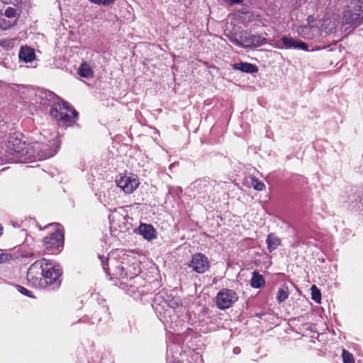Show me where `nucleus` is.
I'll use <instances>...</instances> for the list:
<instances>
[{
  "label": "nucleus",
  "mask_w": 363,
  "mask_h": 363,
  "mask_svg": "<svg viewBox=\"0 0 363 363\" xmlns=\"http://www.w3.org/2000/svg\"><path fill=\"white\" fill-rule=\"evenodd\" d=\"M9 152L15 157V160L23 162L26 160L34 157L35 159L43 160L50 157L53 154L50 151L47 145L36 143L32 148L33 154H29L28 148L25 143L13 136H11L8 145Z\"/></svg>",
  "instance_id": "1"
},
{
  "label": "nucleus",
  "mask_w": 363,
  "mask_h": 363,
  "mask_svg": "<svg viewBox=\"0 0 363 363\" xmlns=\"http://www.w3.org/2000/svg\"><path fill=\"white\" fill-rule=\"evenodd\" d=\"M299 34L306 39H313L320 35V30L315 26H303L301 28Z\"/></svg>",
  "instance_id": "14"
},
{
  "label": "nucleus",
  "mask_w": 363,
  "mask_h": 363,
  "mask_svg": "<svg viewBox=\"0 0 363 363\" xmlns=\"http://www.w3.org/2000/svg\"><path fill=\"white\" fill-rule=\"evenodd\" d=\"M238 300L237 293L229 289H221L216 296V305L220 309H227Z\"/></svg>",
  "instance_id": "6"
},
{
  "label": "nucleus",
  "mask_w": 363,
  "mask_h": 363,
  "mask_svg": "<svg viewBox=\"0 0 363 363\" xmlns=\"http://www.w3.org/2000/svg\"><path fill=\"white\" fill-rule=\"evenodd\" d=\"M342 357L344 363H354L352 354L347 350H342Z\"/></svg>",
  "instance_id": "25"
},
{
  "label": "nucleus",
  "mask_w": 363,
  "mask_h": 363,
  "mask_svg": "<svg viewBox=\"0 0 363 363\" xmlns=\"http://www.w3.org/2000/svg\"><path fill=\"white\" fill-rule=\"evenodd\" d=\"M99 258L101 259V264L103 266V268L105 271L107 270L106 268V265H107L108 259L104 258V257H99Z\"/></svg>",
  "instance_id": "32"
},
{
  "label": "nucleus",
  "mask_w": 363,
  "mask_h": 363,
  "mask_svg": "<svg viewBox=\"0 0 363 363\" xmlns=\"http://www.w3.org/2000/svg\"><path fill=\"white\" fill-rule=\"evenodd\" d=\"M140 233L147 240H151L156 238L155 230L148 224H140L139 226Z\"/></svg>",
  "instance_id": "16"
},
{
  "label": "nucleus",
  "mask_w": 363,
  "mask_h": 363,
  "mask_svg": "<svg viewBox=\"0 0 363 363\" xmlns=\"http://www.w3.org/2000/svg\"><path fill=\"white\" fill-rule=\"evenodd\" d=\"M289 296L288 288L285 286L280 287L277 291V299L279 303L284 301Z\"/></svg>",
  "instance_id": "21"
},
{
  "label": "nucleus",
  "mask_w": 363,
  "mask_h": 363,
  "mask_svg": "<svg viewBox=\"0 0 363 363\" xmlns=\"http://www.w3.org/2000/svg\"><path fill=\"white\" fill-rule=\"evenodd\" d=\"M3 233V227L1 226V225H0V235H1Z\"/></svg>",
  "instance_id": "34"
},
{
  "label": "nucleus",
  "mask_w": 363,
  "mask_h": 363,
  "mask_svg": "<svg viewBox=\"0 0 363 363\" xmlns=\"http://www.w3.org/2000/svg\"><path fill=\"white\" fill-rule=\"evenodd\" d=\"M250 48L259 47L267 43V39L261 35H250Z\"/></svg>",
  "instance_id": "20"
},
{
  "label": "nucleus",
  "mask_w": 363,
  "mask_h": 363,
  "mask_svg": "<svg viewBox=\"0 0 363 363\" xmlns=\"http://www.w3.org/2000/svg\"><path fill=\"white\" fill-rule=\"evenodd\" d=\"M13 259V256L4 250H0V264H4Z\"/></svg>",
  "instance_id": "24"
},
{
  "label": "nucleus",
  "mask_w": 363,
  "mask_h": 363,
  "mask_svg": "<svg viewBox=\"0 0 363 363\" xmlns=\"http://www.w3.org/2000/svg\"><path fill=\"white\" fill-rule=\"evenodd\" d=\"M91 3L97 4V5H103V6H108L113 3L116 0H89Z\"/></svg>",
  "instance_id": "27"
},
{
  "label": "nucleus",
  "mask_w": 363,
  "mask_h": 363,
  "mask_svg": "<svg viewBox=\"0 0 363 363\" xmlns=\"http://www.w3.org/2000/svg\"><path fill=\"white\" fill-rule=\"evenodd\" d=\"M251 185L257 191H262L265 189L264 184L255 177H251Z\"/></svg>",
  "instance_id": "23"
},
{
  "label": "nucleus",
  "mask_w": 363,
  "mask_h": 363,
  "mask_svg": "<svg viewBox=\"0 0 363 363\" xmlns=\"http://www.w3.org/2000/svg\"><path fill=\"white\" fill-rule=\"evenodd\" d=\"M11 40L6 39L0 40V45L4 48L11 47Z\"/></svg>",
  "instance_id": "29"
},
{
  "label": "nucleus",
  "mask_w": 363,
  "mask_h": 363,
  "mask_svg": "<svg viewBox=\"0 0 363 363\" xmlns=\"http://www.w3.org/2000/svg\"><path fill=\"white\" fill-rule=\"evenodd\" d=\"M239 47L244 48H250V35L247 33V36H245L242 41Z\"/></svg>",
  "instance_id": "28"
},
{
  "label": "nucleus",
  "mask_w": 363,
  "mask_h": 363,
  "mask_svg": "<svg viewBox=\"0 0 363 363\" xmlns=\"http://www.w3.org/2000/svg\"><path fill=\"white\" fill-rule=\"evenodd\" d=\"M200 189H203L204 191H207L210 186L209 182L206 179H199L196 182Z\"/></svg>",
  "instance_id": "26"
},
{
  "label": "nucleus",
  "mask_w": 363,
  "mask_h": 363,
  "mask_svg": "<svg viewBox=\"0 0 363 363\" xmlns=\"http://www.w3.org/2000/svg\"><path fill=\"white\" fill-rule=\"evenodd\" d=\"M43 288L52 286L53 289L57 288L61 284L60 277L62 271L58 266H54L50 262L45 259V264L43 266Z\"/></svg>",
  "instance_id": "5"
},
{
  "label": "nucleus",
  "mask_w": 363,
  "mask_h": 363,
  "mask_svg": "<svg viewBox=\"0 0 363 363\" xmlns=\"http://www.w3.org/2000/svg\"><path fill=\"white\" fill-rule=\"evenodd\" d=\"M281 41L286 48L301 49L305 51L308 50L307 44L301 40H295L292 38L283 37Z\"/></svg>",
  "instance_id": "13"
},
{
  "label": "nucleus",
  "mask_w": 363,
  "mask_h": 363,
  "mask_svg": "<svg viewBox=\"0 0 363 363\" xmlns=\"http://www.w3.org/2000/svg\"><path fill=\"white\" fill-rule=\"evenodd\" d=\"M18 57L21 61L26 63L32 62L35 60V52L34 49L27 45L22 46L18 52Z\"/></svg>",
  "instance_id": "12"
},
{
  "label": "nucleus",
  "mask_w": 363,
  "mask_h": 363,
  "mask_svg": "<svg viewBox=\"0 0 363 363\" xmlns=\"http://www.w3.org/2000/svg\"><path fill=\"white\" fill-rule=\"evenodd\" d=\"M18 288H19V291H20L21 294H24V295H26V296H30V295H29L30 291H29L28 289H26V288H24V287L19 286H18Z\"/></svg>",
  "instance_id": "31"
},
{
  "label": "nucleus",
  "mask_w": 363,
  "mask_h": 363,
  "mask_svg": "<svg viewBox=\"0 0 363 363\" xmlns=\"http://www.w3.org/2000/svg\"><path fill=\"white\" fill-rule=\"evenodd\" d=\"M343 14V21L347 24L359 26L363 22V0H347Z\"/></svg>",
  "instance_id": "3"
},
{
  "label": "nucleus",
  "mask_w": 363,
  "mask_h": 363,
  "mask_svg": "<svg viewBox=\"0 0 363 363\" xmlns=\"http://www.w3.org/2000/svg\"><path fill=\"white\" fill-rule=\"evenodd\" d=\"M20 0H9V2L11 4H18ZM3 1L4 3H6L8 4L9 3V0H3Z\"/></svg>",
  "instance_id": "33"
},
{
  "label": "nucleus",
  "mask_w": 363,
  "mask_h": 363,
  "mask_svg": "<svg viewBox=\"0 0 363 363\" xmlns=\"http://www.w3.org/2000/svg\"><path fill=\"white\" fill-rule=\"evenodd\" d=\"M50 115L57 121L60 125L68 126L74 122L78 113L66 101L52 107Z\"/></svg>",
  "instance_id": "2"
},
{
  "label": "nucleus",
  "mask_w": 363,
  "mask_h": 363,
  "mask_svg": "<svg viewBox=\"0 0 363 363\" xmlns=\"http://www.w3.org/2000/svg\"><path fill=\"white\" fill-rule=\"evenodd\" d=\"M189 267L198 273H204L209 268L207 257L202 253H196L192 256Z\"/></svg>",
  "instance_id": "9"
},
{
  "label": "nucleus",
  "mask_w": 363,
  "mask_h": 363,
  "mask_svg": "<svg viewBox=\"0 0 363 363\" xmlns=\"http://www.w3.org/2000/svg\"><path fill=\"white\" fill-rule=\"evenodd\" d=\"M233 69L250 74L257 72L258 70L256 65L248 62L235 63L233 65Z\"/></svg>",
  "instance_id": "15"
},
{
  "label": "nucleus",
  "mask_w": 363,
  "mask_h": 363,
  "mask_svg": "<svg viewBox=\"0 0 363 363\" xmlns=\"http://www.w3.org/2000/svg\"><path fill=\"white\" fill-rule=\"evenodd\" d=\"M179 301L176 299H172L169 302V306L172 308H176L179 306Z\"/></svg>",
  "instance_id": "30"
},
{
  "label": "nucleus",
  "mask_w": 363,
  "mask_h": 363,
  "mask_svg": "<svg viewBox=\"0 0 363 363\" xmlns=\"http://www.w3.org/2000/svg\"><path fill=\"white\" fill-rule=\"evenodd\" d=\"M117 186L121 188L125 194L133 193L138 186L139 182L136 178L123 176L116 179Z\"/></svg>",
  "instance_id": "10"
},
{
  "label": "nucleus",
  "mask_w": 363,
  "mask_h": 363,
  "mask_svg": "<svg viewBox=\"0 0 363 363\" xmlns=\"http://www.w3.org/2000/svg\"><path fill=\"white\" fill-rule=\"evenodd\" d=\"M77 73L79 75L84 78H92L94 77L93 69L86 62H84L81 64Z\"/></svg>",
  "instance_id": "17"
},
{
  "label": "nucleus",
  "mask_w": 363,
  "mask_h": 363,
  "mask_svg": "<svg viewBox=\"0 0 363 363\" xmlns=\"http://www.w3.org/2000/svg\"><path fill=\"white\" fill-rule=\"evenodd\" d=\"M267 248L272 252L277 249L281 244L280 239L273 233H270L267 238Z\"/></svg>",
  "instance_id": "18"
},
{
  "label": "nucleus",
  "mask_w": 363,
  "mask_h": 363,
  "mask_svg": "<svg viewBox=\"0 0 363 363\" xmlns=\"http://www.w3.org/2000/svg\"><path fill=\"white\" fill-rule=\"evenodd\" d=\"M18 19V14L15 9L7 7L4 13H0V28L7 30L15 26Z\"/></svg>",
  "instance_id": "8"
},
{
  "label": "nucleus",
  "mask_w": 363,
  "mask_h": 363,
  "mask_svg": "<svg viewBox=\"0 0 363 363\" xmlns=\"http://www.w3.org/2000/svg\"><path fill=\"white\" fill-rule=\"evenodd\" d=\"M45 264V259H39L32 264L28 269L27 279L35 288H43V283H45L43 266Z\"/></svg>",
  "instance_id": "4"
},
{
  "label": "nucleus",
  "mask_w": 363,
  "mask_h": 363,
  "mask_svg": "<svg viewBox=\"0 0 363 363\" xmlns=\"http://www.w3.org/2000/svg\"><path fill=\"white\" fill-rule=\"evenodd\" d=\"M264 283L265 281L263 276L259 274L257 271H254L251 279L252 287L259 289L263 286Z\"/></svg>",
  "instance_id": "19"
},
{
  "label": "nucleus",
  "mask_w": 363,
  "mask_h": 363,
  "mask_svg": "<svg viewBox=\"0 0 363 363\" xmlns=\"http://www.w3.org/2000/svg\"><path fill=\"white\" fill-rule=\"evenodd\" d=\"M247 31L241 29L240 27H238L234 28L233 31L226 35L232 43L240 46L244 38L247 36Z\"/></svg>",
  "instance_id": "11"
},
{
  "label": "nucleus",
  "mask_w": 363,
  "mask_h": 363,
  "mask_svg": "<svg viewBox=\"0 0 363 363\" xmlns=\"http://www.w3.org/2000/svg\"><path fill=\"white\" fill-rule=\"evenodd\" d=\"M64 236L60 230H55L43 240L45 249L50 253H57L63 246Z\"/></svg>",
  "instance_id": "7"
},
{
  "label": "nucleus",
  "mask_w": 363,
  "mask_h": 363,
  "mask_svg": "<svg viewBox=\"0 0 363 363\" xmlns=\"http://www.w3.org/2000/svg\"><path fill=\"white\" fill-rule=\"evenodd\" d=\"M311 298L316 303H319L321 301V294L320 290L315 285L311 286Z\"/></svg>",
  "instance_id": "22"
}]
</instances>
